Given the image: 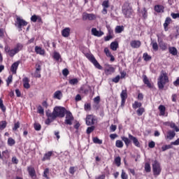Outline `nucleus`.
<instances>
[{"mask_svg": "<svg viewBox=\"0 0 179 179\" xmlns=\"http://www.w3.org/2000/svg\"><path fill=\"white\" fill-rule=\"evenodd\" d=\"M158 108L160 111V115H164L166 114V106L160 105Z\"/></svg>", "mask_w": 179, "mask_h": 179, "instance_id": "c9c22d12", "label": "nucleus"}, {"mask_svg": "<svg viewBox=\"0 0 179 179\" xmlns=\"http://www.w3.org/2000/svg\"><path fill=\"white\" fill-rule=\"evenodd\" d=\"M128 136L129 138L124 136L121 137L122 141H123L127 148L131 145V141L133 142L134 146H136V148H141V143H139V140H138L136 137L134 136L131 134H129Z\"/></svg>", "mask_w": 179, "mask_h": 179, "instance_id": "f03ea898", "label": "nucleus"}, {"mask_svg": "<svg viewBox=\"0 0 179 179\" xmlns=\"http://www.w3.org/2000/svg\"><path fill=\"white\" fill-rule=\"evenodd\" d=\"M53 58L55 59V61H59V59L61 58V55L58 52H55L53 53Z\"/></svg>", "mask_w": 179, "mask_h": 179, "instance_id": "09e8293b", "label": "nucleus"}, {"mask_svg": "<svg viewBox=\"0 0 179 179\" xmlns=\"http://www.w3.org/2000/svg\"><path fill=\"white\" fill-rule=\"evenodd\" d=\"M35 78H41L40 71H41V66L40 64H36Z\"/></svg>", "mask_w": 179, "mask_h": 179, "instance_id": "b1692460", "label": "nucleus"}, {"mask_svg": "<svg viewBox=\"0 0 179 179\" xmlns=\"http://www.w3.org/2000/svg\"><path fill=\"white\" fill-rule=\"evenodd\" d=\"M76 171V169L75 166H71L69 169V173L70 174H72V176H73V174H75Z\"/></svg>", "mask_w": 179, "mask_h": 179, "instance_id": "13d9d810", "label": "nucleus"}, {"mask_svg": "<svg viewBox=\"0 0 179 179\" xmlns=\"http://www.w3.org/2000/svg\"><path fill=\"white\" fill-rule=\"evenodd\" d=\"M173 146L171 145H165L162 147V152H166V150H168V149H171Z\"/></svg>", "mask_w": 179, "mask_h": 179, "instance_id": "603ef678", "label": "nucleus"}, {"mask_svg": "<svg viewBox=\"0 0 179 179\" xmlns=\"http://www.w3.org/2000/svg\"><path fill=\"white\" fill-rule=\"evenodd\" d=\"M69 83L72 85H78V83H79V80H78V78H72L69 80Z\"/></svg>", "mask_w": 179, "mask_h": 179, "instance_id": "37998d69", "label": "nucleus"}, {"mask_svg": "<svg viewBox=\"0 0 179 179\" xmlns=\"http://www.w3.org/2000/svg\"><path fill=\"white\" fill-rule=\"evenodd\" d=\"M22 50H23V44L20 43H17L13 49H10V47L8 45L4 47L5 53L8 54L11 58H13V57H15L16 54H18V52H20Z\"/></svg>", "mask_w": 179, "mask_h": 179, "instance_id": "f257e3e1", "label": "nucleus"}, {"mask_svg": "<svg viewBox=\"0 0 179 179\" xmlns=\"http://www.w3.org/2000/svg\"><path fill=\"white\" fill-rule=\"evenodd\" d=\"M85 57L86 58H87V59H89V61H90V62H92V64H93V65L95 66V68H96V69H103V66L100 65L99 62H97V60L92 54L87 53L85 55Z\"/></svg>", "mask_w": 179, "mask_h": 179, "instance_id": "423d86ee", "label": "nucleus"}, {"mask_svg": "<svg viewBox=\"0 0 179 179\" xmlns=\"http://www.w3.org/2000/svg\"><path fill=\"white\" fill-rule=\"evenodd\" d=\"M145 171L146 173H150L152 171V168L150 167V164L145 163Z\"/></svg>", "mask_w": 179, "mask_h": 179, "instance_id": "49530a36", "label": "nucleus"}, {"mask_svg": "<svg viewBox=\"0 0 179 179\" xmlns=\"http://www.w3.org/2000/svg\"><path fill=\"white\" fill-rule=\"evenodd\" d=\"M27 171L31 178H34V177H36V169H34V167L28 166Z\"/></svg>", "mask_w": 179, "mask_h": 179, "instance_id": "4be33fe9", "label": "nucleus"}, {"mask_svg": "<svg viewBox=\"0 0 179 179\" xmlns=\"http://www.w3.org/2000/svg\"><path fill=\"white\" fill-rule=\"evenodd\" d=\"M92 34L95 36L96 37H101V36L104 35V32L102 31H98L96 28L92 29Z\"/></svg>", "mask_w": 179, "mask_h": 179, "instance_id": "6ab92c4d", "label": "nucleus"}, {"mask_svg": "<svg viewBox=\"0 0 179 179\" xmlns=\"http://www.w3.org/2000/svg\"><path fill=\"white\" fill-rule=\"evenodd\" d=\"M142 107V103L138 101H135L134 103H132V108L134 110H136L137 108H141Z\"/></svg>", "mask_w": 179, "mask_h": 179, "instance_id": "c85d7f7f", "label": "nucleus"}, {"mask_svg": "<svg viewBox=\"0 0 179 179\" xmlns=\"http://www.w3.org/2000/svg\"><path fill=\"white\" fill-rule=\"evenodd\" d=\"M74 117L71 111L66 112V120H64V123L66 125H72V121H73Z\"/></svg>", "mask_w": 179, "mask_h": 179, "instance_id": "1a4fd4ad", "label": "nucleus"}, {"mask_svg": "<svg viewBox=\"0 0 179 179\" xmlns=\"http://www.w3.org/2000/svg\"><path fill=\"white\" fill-rule=\"evenodd\" d=\"M151 45L152 47V50L153 51H155V52L157 51H159V44H157V42L156 41H152L151 42Z\"/></svg>", "mask_w": 179, "mask_h": 179, "instance_id": "7c9ffc66", "label": "nucleus"}, {"mask_svg": "<svg viewBox=\"0 0 179 179\" xmlns=\"http://www.w3.org/2000/svg\"><path fill=\"white\" fill-rule=\"evenodd\" d=\"M30 80H29V78L25 77L22 79V83L23 87L24 89H30V84H29Z\"/></svg>", "mask_w": 179, "mask_h": 179, "instance_id": "5701e85b", "label": "nucleus"}, {"mask_svg": "<svg viewBox=\"0 0 179 179\" xmlns=\"http://www.w3.org/2000/svg\"><path fill=\"white\" fill-rule=\"evenodd\" d=\"M92 141L94 142V143H97L98 145H101V143H103V141L100 140L99 138L97 137H94L92 138Z\"/></svg>", "mask_w": 179, "mask_h": 179, "instance_id": "3c124183", "label": "nucleus"}, {"mask_svg": "<svg viewBox=\"0 0 179 179\" xmlns=\"http://www.w3.org/2000/svg\"><path fill=\"white\" fill-rule=\"evenodd\" d=\"M96 127L94 126H91L90 127H87V134L89 135L90 134H92V132H93V131H94Z\"/></svg>", "mask_w": 179, "mask_h": 179, "instance_id": "864d4df0", "label": "nucleus"}, {"mask_svg": "<svg viewBox=\"0 0 179 179\" xmlns=\"http://www.w3.org/2000/svg\"><path fill=\"white\" fill-rule=\"evenodd\" d=\"M96 15L93 13H83V20H95Z\"/></svg>", "mask_w": 179, "mask_h": 179, "instance_id": "ddd939ff", "label": "nucleus"}, {"mask_svg": "<svg viewBox=\"0 0 179 179\" xmlns=\"http://www.w3.org/2000/svg\"><path fill=\"white\" fill-rule=\"evenodd\" d=\"M152 171L154 176H160L162 173V167L160 166V164L157 161H154L152 164Z\"/></svg>", "mask_w": 179, "mask_h": 179, "instance_id": "6e6552de", "label": "nucleus"}, {"mask_svg": "<svg viewBox=\"0 0 179 179\" xmlns=\"http://www.w3.org/2000/svg\"><path fill=\"white\" fill-rule=\"evenodd\" d=\"M34 128L35 131H41V124H40V123H35L34 124Z\"/></svg>", "mask_w": 179, "mask_h": 179, "instance_id": "4d7b16f0", "label": "nucleus"}, {"mask_svg": "<svg viewBox=\"0 0 179 179\" xmlns=\"http://www.w3.org/2000/svg\"><path fill=\"white\" fill-rule=\"evenodd\" d=\"M170 22H171V18L166 17L165 22L164 23V29L165 31H169V24H170Z\"/></svg>", "mask_w": 179, "mask_h": 179, "instance_id": "bb28decb", "label": "nucleus"}, {"mask_svg": "<svg viewBox=\"0 0 179 179\" xmlns=\"http://www.w3.org/2000/svg\"><path fill=\"white\" fill-rule=\"evenodd\" d=\"M45 113H46V117L48 118L45 120V124L46 125H50L51 122H52L53 121H55V117H53L52 115L51 114V110H50V109L46 110Z\"/></svg>", "mask_w": 179, "mask_h": 179, "instance_id": "9d476101", "label": "nucleus"}, {"mask_svg": "<svg viewBox=\"0 0 179 179\" xmlns=\"http://www.w3.org/2000/svg\"><path fill=\"white\" fill-rule=\"evenodd\" d=\"M54 155V152L48 151V152L45 153L43 158L41 159L42 162H46V160L50 161L51 160V156Z\"/></svg>", "mask_w": 179, "mask_h": 179, "instance_id": "dca6fc26", "label": "nucleus"}, {"mask_svg": "<svg viewBox=\"0 0 179 179\" xmlns=\"http://www.w3.org/2000/svg\"><path fill=\"white\" fill-rule=\"evenodd\" d=\"M104 52H105L106 57H110V55H113L111 54V52H110V50L108 49V48H104Z\"/></svg>", "mask_w": 179, "mask_h": 179, "instance_id": "680f3d73", "label": "nucleus"}, {"mask_svg": "<svg viewBox=\"0 0 179 179\" xmlns=\"http://www.w3.org/2000/svg\"><path fill=\"white\" fill-rule=\"evenodd\" d=\"M120 97L121 106H125V101H127V99H128V91L127 90V89L122 90Z\"/></svg>", "mask_w": 179, "mask_h": 179, "instance_id": "f8f14e48", "label": "nucleus"}, {"mask_svg": "<svg viewBox=\"0 0 179 179\" xmlns=\"http://www.w3.org/2000/svg\"><path fill=\"white\" fill-rule=\"evenodd\" d=\"M158 44L159 48L162 50V51H166L168 48V45L163 40H160V38L158 37Z\"/></svg>", "mask_w": 179, "mask_h": 179, "instance_id": "2eb2a0df", "label": "nucleus"}, {"mask_svg": "<svg viewBox=\"0 0 179 179\" xmlns=\"http://www.w3.org/2000/svg\"><path fill=\"white\" fill-rule=\"evenodd\" d=\"M143 58L144 61L148 62V61H150V59H152V56L149 55L148 54V52H145L143 55Z\"/></svg>", "mask_w": 179, "mask_h": 179, "instance_id": "58836bf2", "label": "nucleus"}, {"mask_svg": "<svg viewBox=\"0 0 179 179\" xmlns=\"http://www.w3.org/2000/svg\"><path fill=\"white\" fill-rule=\"evenodd\" d=\"M38 114H41L42 115H44V108H43V106H38Z\"/></svg>", "mask_w": 179, "mask_h": 179, "instance_id": "bf43d9fd", "label": "nucleus"}, {"mask_svg": "<svg viewBox=\"0 0 179 179\" xmlns=\"http://www.w3.org/2000/svg\"><path fill=\"white\" fill-rule=\"evenodd\" d=\"M62 97V92L57 90L54 93L53 98L57 99V100H61Z\"/></svg>", "mask_w": 179, "mask_h": 179, "instance_id": "cd10ccee", "label": "nucleus"}, {"mask_svg": "<svg viewBox=\"0 0 179 179\" xmlns=\"http://www.w3.org/2000/svg\"><path fill=\"white\" fill-rule=\"evenodd\" d=\"M6 125H8V122L5 120H2L0 122V131H3L5 128H6Z\"/></svg>", "mask_w": 179, "mask_h": 179, "instance_id": "f704fd0d", "label": "nucleus"}, {"mask_svg": "<svg viewBox=\"0 0 179 179\" xmlns=\"http://www.w3.org/2000/svg\"><path fill=\"white\" fill-rule=\"evenodd\" d=\"M11 162H12L13 164H17L19 163V159H17V158L16 157H13Z\"/></svg>", "mask_w": 179, "mask_h": 179, "instance_id": "0e129e2a", "label": "nucleus"}, {"mask_svg": "<svg viewBox=\"0 0 179 179\" xmlns=\"http://www.w3.org/2000/svg\"><path fill=\"white\" fill-rule=\"evenodd\" d=\"M154 10H155L157 13H163L164 12V6L160 4L155 5Z\"/></svg>", "mask_w": 179, "mask_h": 179, "instance_id": "aec40b11", "label": "nucleus"}, {"mask_svg": "<svg viewBox=\"0 0 179 179\" xmlns=\"http://www.w3.org/2000/svg\"><path fill=\"white\" fill-rule=\"evenodd\" d=\"M84 110L85 111H90V110H92V105H90V103H85Z\"/></svg>", "mask_w": 179, "mask_h": 179, "instance_id": "5fc2aeb1", "label": "nucleus"}, {"mask_svg": "<svg viewBox=\"0 0 179 179\" xmlns=\"http://www.w3.org/2000/svg\"><path fill=\"white\" fill-rule=\"evenodd\" d=\"M143 82L145 85H146L147 87H149V89H152V83H150V81H149L148 76H143Z\"/></svg>", "mask_w": 179, "mask_h": 179, "instance_id": "a878e982", "label": "nucleus"}, {"mask_svg": "<svg viewBox=\"0 0 179 179\" xmlns=\"http://www.w3.org/2000/svg\"><path fill=\"white\" fill-rule=\"evenodd\" d=\"M116 148H124V143L121 140H117L115 142Z\"/></svg>", "mask_w": 179, "mask_h": 179, "instance_id": "e433bc0d", "label": "nucleus"}, {"mask_svg": "<svg viewBox=\"0 0 179 179\" xmlns=\"http://www.w3.org/2000/svg\"><path fill=\"white\" fill-rule=\"evenodd\" d=\"M143 113H145V108L143 107L138 108V110H136V114L138 117H141V115H143Z\"/></svg>", "mask_w": 179, "mask_h": 179, "instance_id": "4c0bfd02", "label": "nucleus"}, {"mask_svg": "<svg viewBox=\"0 0 179 179\" xmlns=\"http://www.w3.org/2000/svg\"><path fill=\"white\" fill-rule=\"evenodd\" d=\"M115 164L117 167H120L121 166V157H117L115 158Z\"/></svg>", "mask_w": 179, "mask_h": 179, "instance_id": "8fccbe9b", "label": "nucleus"}, {"mask_svg": "<svg viewBox=\"0 0 179 179\" xmlns=\"http://www.w3.org/2000/svg\"><path fill=\"white\" fill-rule=\"evenodd\" d=\"M142 15H143V19H148V10H146V8H143Z\"/></svg>", "mask_w": 179, "mask_h": 179, "instance_id": "052dcab7", "label": "nucleus"}, {"mask_svg": "<svg viewBox=\"0 0 179 179\" xmlns=\"http://www.w3.org/2000/svg\"><path fill=\"white\" fill-rule=\"evenodd\" d=\"M20 128V122H17L14 124V127H13V131H17Z\"/></svg>", "mask_w": 179, "mask_h": 179, "instance_id": "6e6d98bb", "label": "nucleus"}, {"mask_svg": "<svg viewBox=\"0 0 179 179\" xmlns=\"http://www.w3.org/2000/svg\"><path fill=\"white\" fill-rule=\"evenodd\" d=\"M176 136V131H174L173 130H170L168 131V135H167V138L169 139H173L174 137Z\"/></svg>", "mask_w": 179, "mask_h": 179, "instance_id": "473e14b6", "label": "nucleus"}, {"mask_svg": "<svg viewBox=\"0 0 179 179\" xmlns=\"http://www.w3.org/2000/svg\"><path fill=\"white\" fill-rule=\"evenodd\" d=\"M68 110H66V108L62 106H55L53 109L52 113H51V115L53 116V118H64L65 117V114Z\"/></svg>", "mask_w": 179, "mask_h": 179, "instance_id": "20e7f679", "label": "nucleus"}, {"mask_svg": "<svg viewBox=\"0 0 179 179\" xmlns=\"http://www.w3.org/2000/svg\"><path fill=\"white\" fill-rule=\"evenodd\" d=\"M27 24H29V22H27L26 20H23L20 17L17 16L16 17L15 26H16L17 29L22 30V28L25 27V26H27Z\"/></svg>", "mask_w": 179, "mask_h": 179, "instance_id": "0eeeda50", "label": "nucleus"}, {"mask_svg": "<svg viewBox=\"0 0 179 179\" xmlns=\"http://www.w3.org/2000/svg\"><path fill=\"white\" fill-rule=\"evenodd\" d=\"M110 49L112 51H117L118 49V42L113 41L110 43Z\"/></svg>", "mask_w": 179, "mask_h": 179, "instance_id": "c756f323", "label": "nucleus"}, {"mask_svg": "<svg viewBox=\"0 0 179 179\" xmlns=\"http://www.w3.org/2000/svg\"><path fill=\"white\" fill-rule=\"evenodd\" d=\"M115 72V69L113 67V66L108 64L105 69V73L106 75H111V73H114Z\"/></svg>", "mask_w": 179, "mask_h": 179, "instance_id": "a211bd4d", "label": "nucleus"}, {"mask_svg": "<svg viewBox=\"0 0 179 179\" xmlns=\"http://www.w3.org/2000/svg\"><path fill=\"white\" fill-rule=\"evenodd\" d=\"M62 36L65 38H68L71 36V28L66 27L62 31Z\"/></svg>", "mask_w": 179, "mask_h": 179, "instance_id": "412c9836", "label": "nucleus"}, {"mask_svg": "<svg viewBox=\"0 0 179 179\" xmlns=\"http://www.w3.org/2000/svg\"><path fill=\"white\" fill-rule=\"evenodd\" d=\"M7 143H8V146H13V145H15V143H16V141L12 137H10L8 139Z\"/></svg>", "mask_w": 179, "mask_h": 179, "instance_id": "a19ab883", "label": "nucleus"}, {"mask_svg": "<svg viewBox=\"0 0 179 179\" xmlns=\"http://www.w3.org/2000/svg\"><path fill=\"white\" fill-rule=\"evenodd\" d=\"M169 75L166 71H162L157 80V86L159 90H163V89H164V86H166V83H169Z\"/></svg>", "mask_w": 179, "mask_h": 179, "instance_id": "7ed1b4c3", "label": "nucleus"}, {"mask_svg": "<svg viewBox=\"0 0 179 179\" xmlns=\"http://www.w3.org/2000/svg\"><path fill=\"white\" fill-rule=\"evenodd\" d=\"M35 52L36 54H39V55H44L45 54V50H44V49L41 48L40 46L35 47Z\"/></svg>", "mask_w": 179, "mask_h": 179, "instance_id": "393cba45", "label": "nucleus"}, {"mask_svg": "<svg viewBox=\"0 0 179 179\" xmlns=\"http://www.w3.org/2000/svg\"><path fill=\"white\" fill-rule=\"evenodd\" d=\"M39 15H34L31 17V22H33L34 23H36L37 22V19H38Z\"/></svg>", "mask_w": 179, "mask_h": 179, "instance_id": "e2e57ef3", "label": "nucleus"}, {"mask_svg": "<svg viewBox=\"0 0 179 179\" xmlns=\"http://www.w3.org/2000/svg\"><path fill=\"white\" fill-rule=\"evenodd\" d=\"M115 31L117 34H120V33H122V31H124V26L117 25L115 29Z\"/></svg>", "mask_w": 179, "mask_h": 179, "instance_id": "72a5a7b5", "label": "nucleus"}, {"mask_svg": "<svg viewBox=\"0 0 179 179\" xmlns=\"http://www.w3.org/2000/svg\"><path fill=\"white\" fill-rule=\"evenodd\" d=\"M20 64V61L15 62L10 66V71L13 75H16L17 72V68H19V65Z\"/></svg>", "mask_w": 179, "mask_h": 179, "instance_id": "4468645a", "label": "nucleus"}, {"mask_svg": "<svg viewBox=\"0 0 179 179\" xmlns=\"http://www.w3.org/2000/svg\"><path fill=\"white\" fill-rule=\"evenodd\" d=\"M170 54L172 55H177L178 54V52L177 51V48L176 47H169V48Z\"/></svg>", "mask_w": 179, "mask_h": 179, "instance_id": "2f4dec72", "label": "nucleus"}, {"mask_svg": "<svg viewBox=\"0 0 179 179\" xmlns=\"http://www.w3.org/2000/svg\"><path fill=\"white\" fill-rule=\"evenodd\" d=\"M121 178L122 179H128V175H127V173L124 171H122Z\"/></svg>", "mask_w": 179, "mask_h": 179, "instance_id": "338daca9", "label": "nucleus"}, {"mask_svg": "<svg viewBox=\"0 0 179 179\" xmlns=\"http://www.w3.org/2000/svg\"><path fill=\"white\" fill-rule=\"evenodd\" d=\"M12 82H13V76L10 75L6 80L7 86H9Z\"/></svg>", "mask_w": 179, "mask_h": 179, "instance_id": "de8ad7c7", "label": "nucleus"}, {"mask_svg": "<svg viewBox=\"0 0 179 179\" xmlns=\"http://www.w3.org/2000/svg\"><path fill=\"white\" fill-rule=\"evenodd\" d=\"M95 179H106V174L99 175L95 177Z\"/></svg>", "mask_w": 179, "mask_h": 179, "instance_id": "774afa93", "label": "nucleus"}, {"mask_svg": "<svg viewBox=\"0 0 179 179\" xmlns=\"http://www.w3.org/2000/svg\"><path fill=\"white\" fill-rule=\"evenodd\" d=\"M62 73L64 76H68V75H69V70H68V69H64L62 70Z\"/></svg>", "mask_w": 179, "mask_h": 179, "instance_id": "69168bd1", "label": "nucleus"}, {"mask_svg": "<svg viewBox=\"0 0 179 179\" xmlns=\"http://www.w3.org/2000/svg\"><path fill=\"white\" fill-rule=\"evenodd\" d=\"M48 174H50V169L46 168L43 171V177L46 179H50Z\"/></svg>", "mask_w": 179, "mask_h": 179, "instance_id": "79ce46f5", "label": "nucleus"}, {"mask_svg": "<svg viewBox=\"0 0 179 179\" xmlns=\"http://www.w3.org/2000/svg\"><path fill=\"white\" fill-rule=\"evenodd\" d=\"M103 8L108 9L110 8V1L108 0H105L102 3Z\"/></svg>", "mask_w": 179, "mask_h": 179, "instance_id": "a18cd8bd", "label": "nucleus"}, {"mask_svg": "<svg viewBox=\"0 0 179 179\" xmlns=\"http://www.w3.org/2000/svg\"><path fill=\"white\" fill-rule=\"evenodd\" d=\"M87 125H94L96 122V116L93 115H87L85 119Z\"/></svg>", "mask_w": 179, "mask_h": 179, "instance_id": "9b49d317", "label": "nucleus"}, {"mask_svg": "<svg viewBox=\"0 0 179 179\" xmlns=\"http://www.w3.org/2000/svg\"><path fill=\"white\" fill-rule=\"evenodd\" d=\"M0 108L3 113L6 111V107L3 105V100H2V99H0Z\"/></svg>", "mask_w": 179, "mask_h": 179, "instance_id": "c03bdc74", "label": "nucleus"}, {"mask_svg": "<svg viewBox=\"0 0 179 179\" xmlns=\"http://www.w3.org/2000/svg\"><path fill=\"white\" fill-rule=\"evenodd\" d=\"M131 48H139L142 45L141 41L133 40L130 42Z\"/></svg>", "mask_w": 179, "mask_h": 179, "instance_id": "f3484780", "label": "nucleus"}, {"mask_svg": "<svg viewBox=\"0 0 179 179\" xmlns=\"http://www.w3.org/2000/svg\"><path fill=\"white\" fill-rule=\"evenodd\" d=\"M169 125L170 126L171 128H172V129H175L176 132H179V128L176 125V123L169 122Z\"/></svg>", "mask_w": 179, "mask_h": 179, "instance_id": "ea45409f", "label": "nucleus"}, {"mask_svg": "<svg viewBox=\"0 0 179 179\" xmlns=\"http://www.w3.org/2000/svg\"><path fill=\"white\" fill-rule=\"evenodd\" d=\"M122 12L127 19H129L134 13V10L131 7V3L129 1H126L122 6Z\"/></svg>", "mask_w": 179, "mask_h": 179, "instance_id": "39448f33", "label": "nucleus"}]
</instances>
